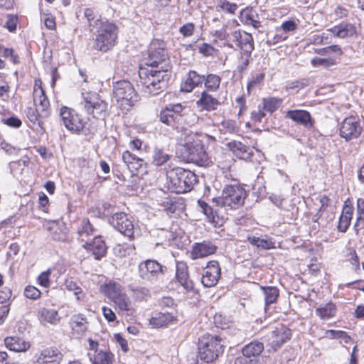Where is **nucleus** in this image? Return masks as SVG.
Wrapping results in <instances>:
<instances>
[{"instance_id": "nucleus-1", "label": "nucleus", "mask_w": 364, "mask_h": 364, "mask_svg": "<svg viewBox=\"0 0 364 364\" xmlns=\"http://www.w3.org/2000/svg\"><path fill=\"white\" fill-rule=\"evenodd\" d=\"M145 65L146 68L141 66L139 70L142 91L148 96L157 95L167 87L171 79V60L163 41H151Z\"/></svg>"}, {"instance_id": "nucleus-2", "label": "nucleus", "mask_w": 364, "mask_h": 364, "mask_svg": "<svg viewBox=\"0 0 364 364\" xmlns=\"http://www.w3.org/2000/svg\"><path fill=\"white\" fill-rule=\"evenodd\" d=\"M96 31L93 33L95 38L92 48L93 50L107 53L115 46L118 36V27L108 21L96 20L94 22Z\"/></svg>"}, {"instance_id": "nucleus-3", "label": "nucleus", "mask_w": 364, "mask_h": 364, "mask_svg": "<svg viewBox=\"0 0 364 364\" xmlns=\"http://www.w3.org/2000/svg\"><path fill=\"white\" fill-rule=\"evenodd\" d=\"M168 188L176 193H185L191 191L197 182V176L190 170L177 167L167 174Z\"/></svg>"}, {"instance_id": "nucleus-4", "label": "nucleus", "mask_w": 364, "mask_h": 364, "mask_svg": "<svg viewBox=\"0 0 364 364\" xmlns=\"http://www.w3.org/2000/svg\"><path fill=\"white\" fill-rule=\"evenodd\" d=\"M224 348V342L220 336L204 335L199 339L198 358L205 363H212L223 353Z\"/></svg>"}, {"instance_id": "nucleus-5", "label": "nucleus", "mask_w": 364, "mask_h": 364, "mask_svg": "<svg viewBox=\"0 0 364 364\" xmlns=\"http://www.w3.org/2000/svg\"><path fill=\"white\" fill-rule=\"evenodd\" d=\"M247 194L245 189L238 183L226 185L220 197L213 198V202L217 206L229 207L230 209H237L244 204Z\"/></svg>"}, {"instance_id": "nucleus-6", "label": "nucleus", "mask_w": 364, "mask_h": 364, "mask_svg": "<svg viewBox=\"0 0 364 364\" xmlns=\"http://www.w3.org/2000/svg\"><path fill=\"white\" fill-rule=\"evenodd\" d=\"M112 92L113 97L117 102L126 109L132 107L139 98L133 85L128 80H122L114 82Z\"/></svg>"}, {"instance_id": "nucleus-7", "label": "nucleus", "mask_w": 364, "mask_h": 364, "mask_svg": "<svg viewBox=\"0 0 364 364\" xmlns=\"http://www.w3.org/2000/svg\"><path fill=\"white\" fill-rule=\"evenodd\" d=\"M182 154L188 161L199 166H208L211 163L204 144L198 139L186 141L183 146Z\"/></svg>"}, {"instance_id": "nucleus-8", "label": "nucleus", "mask_w": 364, "mask_h": 364, "mask_svg": "<svg viewBox=\"0 0 364 364\" xmlns=\"http://www.w3.org/2000/svg\"><path fill=\"white\" fill-rule=\"evenodd\" d=\"M166 266L156 259H148L141 262L138 265L139 277L144 281L151 284L156 283L167 272Z\"/></svg>"}, {"instance_id": "nucleus-9", "label": "nucleus", "mask_w": 364, "mask_h": 364, "mask_svg": "<svg viewBox=\"0 0 364 364\" xmlns=\"http://www.w3.org/2000/svg\"><path fill=\"white\" fill-rule=\"evenodd\" d=\"M339 134L346 141L361 137V141H364V126L360 119L355 116L346 117L339 124Z\"/></svg>"}, {"instance_id": "nucleus-10", "label": "nucleus", "mask_w": 364, "mask_h": 364, "mask_svg": "<svg viewBox=\"0 0 364 364\" xmlns=\"http://www.w3.org/2000/svg\"><path fill=\"white\" fill-rule=\"evenodd\" d=\"M185 109L186 107L181 103H170L161 109L158 117L161 123L173 129H178L183 121Z\"/></svg>"}, {"instance_id": "nucleus-11", "label": "nucleus", "mask_w": 364, "mask_h": 364, "mask_svg": "<svg viewBox=\"0 0 364 364\" xmlns=\"http://www.w3.org/2000/svg\"><path fill=\"white\" fill-rule=\"evenodd\" d=\"M109 223L129 240L134 239L136 225L132 218L124 212H119L112 214L108 218Z\"/></svg>"}, {"instance_id": "nucleus-12", "label": "nucleus", "mask_w": 364, "mask_h": 364, "mask_svg": "<svg viewBox=\"0 0 364 364\" xmlns=\"http://www.w3.org/2000/svg\"><path fill=\"white\" fill-rule=\"evenodd\" d=\"M102 291L112 300L121 311H128L130 301L122 291L121 285L116 282H109L102 286Z\"/></svg>"}, {"instance_id": "nucleus-13", "label": "nucleus", "mask_w": 364, "mask_h": 364, "mask_svg": "<svg viewBox=\"0 0 364 364\" xmlns=\"http://www.w3.org/2000/svg\"><path fill=\"white\" fill-rule=\"evenodd\" d=\"M60 117L64 126L70 132L78 134L83 129L82 119L74 109L63 106L60 109Z\"/></svg>"}, {"instance_id": "nucleus-14", "label": "nucleus", "mask_w": 364, "mask_h": 364, "mask_svg": "<svg viewBox=\"0 0 364 364\" xmlns=\"http://www.w3.org/2000/svg\"><path fill=\"white\" fill-rule=\"evenodd\" d=\"M84 109L89 114H92L95 118L102 117L107 116V103L100 100L98 95L95 93L87 94L84 97Z\"/></svg>"}, {"instance_id": "nucleus-15", "label": "nucleus", "mask_w": 364, "mask_h": 364, "mask_svg": "<svg viewBox=\"0 0 364 364\" xmlns=\"http://www.w3.org/2000/svg\"><path fill=\"white\" fill-rule=\"evenodd\" d=\"M291 337V333L289 328L284 326L277 327L266 336L268 342L267 346H270L267 351L269 353L276 352L284 343L290 340Z\"/></svg>"}, {"instance_id": "nucleus-16", "label": "nucleus", "mask_w": 364, "mask_h": 364, "mask_svg": "<svg viewBox=\"0 0 364 364\" xmlns=\"http://www.w3.org/2000/svg\"><path fill=\"white\" fill-rule=\"evenodd\" d=\"M233 41L244 55H252L255 49L254 39L252 34L241 30H237L232 33Z\"/></svg>"}, {"instance_id": "nucleus-17", "label": "nucleus", "mask_w": 364, "mask_h": 364, "mask_svg": "<svg viewBox=\"0 0 364 364\" xmlns=\"http://www.w3.org/2000/svg\"><path fill=\"white\" fill-rule=\"evenodd\" d=\"M220 276L221 269L218 262L210 261L204 269L201 282L205 287H212L217 284Z\"/></svg>"}, {"instance_id": "nucleus-18", "label": "nucleus", "mask_w": 364, "mask_h": 364, "mask_svg": "<svg viewBox=\"0 0 364 364\" xmlns=\"http://www.w3.org/2000/svg\"><path fill=\"white\" fill-rule=\"evenodd\" d=\"M218 247L210 240H203L201 242H195L190 252L191 257L197 259L215 254Z\"/></svg>"}, {"instance_id": "nucleus-19", "label": "nucleus", "mask_w": 364, "mask_h": 364, "mask_svg": "<svg viewBox=\"0 0 364 364\" xmlns=\"http://www.w3.org/2000/svg\"><path fill=\"white\" fill-rule=\"evenodd\" d=\"M227 146L238 159L246 161H252L254 154L252 148L237 141H231L227 144Z\"/></svg>"}, {"instance_id": "nucleus-20", "label": "nucleus", "mask_w": 364, "mask_h": 364, "mask_svg": "<svg viewBox=\"0 0 364 364\" xmlns=\"http://www.w3.org/2000/svg\"><path fill=\"white\" fill-rule=\"evenodd\" d=\"M286 117L291 119L294 122L304 126L306 128L314 127V121L309 112L304 109L289 110Z\"/></svg>"}, {"instance_id": "nucleus-21", "label": "nucleus", "mask_w": 364, "mask_h": 364, "mask_svg": "<svg viewBox=\"0 0 364 364\" xmlns=\"http://www.w3.org/2000/svg\"><path fill=\"white\" fill-rule=\"evenodd\" d=\"M176 269V277L178 283L187 292L192 291L194 284L189 278L187 265L183 262H177Z\"/></svg>"}, {"instance_id": "nucleus-22", "label": "nucleus", "mask_w": 364, "mask_h": 364, "mask_svg": "<svg viewBox=\"0 0 364 364\" xmlns=\"http://www.w3.org/2000/svg\"><path fill=\"white\" fill-rule=\"evenodd\" d=\"M82 247L91 252L95 259H100L107 253V246L100 236L95 237L92 242H86Z\"/></svg>"}, {"instance_id": "nucleus-23", "label": "nucleus", "mask_w": 364, "mask_h": 364, "mask_svg": "<svg viewBox=\"0 0 364 364\" xmlns=\"http://www.w3.org/2000/svg\"><path fill=\"white\" fill-rule=\"evenodd\" d=\"M353 211V205L348 200H346L343 207L342 213L339 218L338 225L337 227L339 232H346L347 231L351 223Z\"/></svg>"}, {"instance_id": "nucleus-24", "label": "nucleus", "mask_w": 364, "mask_h": 364, "mask_svg": "<svg viewBox=\"0 0 364 364\" xmlns=\"http://www.w3.org/2000/svg\"><path fill=\"white\" fill-rule=\"evenodd\" d=\"M122 160L128 169L134 175V172L141 168H146V163L141 158L136 156L129 151H125L122 154Z\"/></svg>"}, {"instance_id": "nucleus-25", "label": "nucleus", "mask_w": 364, "mask_h": 364, "mask_svg": "<svg viewBox=\"0 0 364 364\" xmlns=\"http://www.w3.org/2000/svg\"><path fill=\"white\" fill-rule=\"evenodd\" d=\"M63 354L58 350L51 348H46L37 358L38 364H60Z\"/></svg>"}, {"instance_id": "nucleus-26", "label": "nucleus", "mask_w": 364, "mask_h": 364, "mask_svg": "<svg viewBox=\"0 0 364 364\" xmlns=\"http://www.w3.org/2000/svg\"><path fill=\"white\" fill-rule=\"evenodd\" d=\"M196 104L201 110L210 112L216 110L220 102L217 98L211 95L208 91L203 90Z\"/></svg>"}, {"instance_id": "nucleus-27", "label": "nucleus", "mask_w": 364, "mask_h": 364, "mask_svg": "<svg viewBox=\"0 0 364 364\" xmlns=\"http://www.w3.org/2000/svg\"><path fill=\"white\" fill-rule=\"evenodd\" d=\"M335 36L341 38L357 36V29L354 24L343 21L329 30Z\"/></svg>"}, {"instance_id": "nucleus-28", "label": "nucleus", "mask_w": 364, "mask_h": 364, "mask_svg": "<svg viewBox=\"0 0 364 364\" xmlns=\"http://www.w3.org/2000/svg\"><path fill=\"white\" fill-rule=\"evenodd\" d=\"M172 157L168 149L156 145L152 151V164L156 166H161L166 164Z\"/></svg>"}, {"instance_id": "nucleus-29", "label": "nucleus", "mask_w": 364, "mask_h": 364, "mask_svg": "<svg viewBox=\"0 0 364 364\" xmlns=\"http://www.w3.org/2000/svg\"><path fill=\"white\" fill-rule=\"evenodd\" d=\"M204 81V75L197 73L195 70H190L185 82L181 85V90L190 92L196 87L201 85Z\"/></svg>"}, {"instance_id": "nucleus-30", "label": "nucleus", "mask_w": 364, "mask_h": 364, "mask_svg": "<svg viewBox=\"0 0 364 364\" xmlns=\"http://www.w3.org/2000/svg\"><path fill=\"white\" fill-rule=\"evenodd\" d=\"M256 18H257V13L250 6L243 9L239 15V19L243 24L251 25L255 28H258L261 23Z\"/></svg>"}, {"instance_id": "nucleus-31", "label": "nucleus", "mask_w": 364, "mask_h": 364, "mask_svg": "<svg viewBox=\"0 0 364 364\" xmlns=\"http://www.w3.org/2000/svg\"><path fill=\"white\" fill-rule=\"evenodd\" d=\"M33 101L36 108L41 111V116L48 117L50 115V103L43 89H41L38 95L37 92L34 95Z\"/></svg>"}, {"instance_id": "nucleus-32", "label": "nucleus", "mask_w": 364, "mask_h": 364, "mask_svg": "<svg viewBox=\"0 0 364 364\" xmlns=\"http://www.w3.org/2000/svg\"><path fill=\"white\" fill-rule=\"evenodd\" d=\"M6 347L10 350L15 352H23L30 348V343L22 340L19 337H6L4 340Z\"/></svg>"}, {"instance_id": "nucleus-33", "label": "nucleus", "mask_w": 364, "mask_h": 364, "mask_svg": "<svg viewBox=\"0 0 364 364\" xmlns=\"http://www.w3.org/2000/svg\"><path fill=\"white\" fill-rule=\"evenodd\" d=\"M263 350L264 343L258 340H254L242 348V353L245 358H251L252 357L259 356Z\"/></svg>"}, {"instance_id": "nucleus-34", "label": "nucleus", "mask_w": 364, "mask_h": 364, "mask_svg": "<svg viewBox=\"0 0 364 364\" xmlns=\"http://www.w3.org/2000/svg\"><path fill=\"white\" fill-rule=\"evenodd\" d=\"M173 318L174 315L172 312H159L155 316L151 317L149 323L155 328H161L166 326Z\"/></svg>"}, {"instance_id": "nucleus-35", "label": "nucleus", "mask_w": 364, "mask_h": 364, "mask_svg": "<svg viewBox=\"0 0 364 364\" xmlns=\"http://www.w3.org/2000/svg\"><path fill=\"white\" fill-rule=\"evenodd\" d=\"M337 309L333 302L330 301L324 305H321L318 307L315 312L321 319L328 320L335 316Z\"/></svg>"}, {"instance_id": "nucleus-36", "label": "nucleus", "mask_w": 364, "mask_h": 364, "mask_svg": "<svg viewBox=\"0 0 364 364\" xmlns=\"http://www.w3.org/2000/svg\"><path fill=\"white\" fill-rule=\"evenodd\" d=\"M95 232L96 229L90 223L88 218H84L80 220L77 228V234L82 241H84L89 236L93 235Z\"/></svg>"}, {"instance_id": "nucleus-37", "label": "nucleus", "mask_w": 364, "mask_h": 364, "mask_svg": "<svg viewBox=\"0 0 364 364\" xmlns=\"http://www.w3.org/2000/svg\"><path fill=\"white\" fill-rule=\"evenodd\" d=\"M261 289L264 296L265 308L277 301L279 295V291L277 287L272 286H262Z\"/></svg>"}, {"instance_id": "nucleus-38", "label": "nucleus", "mask_w": 364, "mask_h": 364, "mask_svg": "<svg viewBox=\"0 0 364 364\" xmlns=\"http://www.w3.org/2000/svg\"><path fill=\"white\" fill-rule=\"evenodd\" d=\"M70 324L73 330L78 335L82 334L87 328V319L82 314L73 316Z\"/></svg>"}, {"instance_id": "nucleus-39", "label": "nucleus", "mask_w": 364, "mask_h": 364, "mask_svg": "<svg viewBox=\"0 0 364 364\" xmlns=\"http://www.w3.org/2000/svg\"><path fill=\"white\" fill-rule=\"evenodd\" d=\"M282 103V99L274 97H269L262 99V109H265L267 113L272 114L274 112Z\"/></svg>"}, {"instance_id": "nucleus-40", "label": "nucleus", "mask_w": 364, "mask_h": 364, "mask_svg": "<svg viewBox=\"0 0 364 364\" xmlns=\"http://www.w3.org/2000/svg\"><path fill=\"white\" fill-rule=\"evenodd\" d=\"M221 78L215 74H208L207 76L204 75V85L208 92H215L220 87Z\"/></svg>"}, {"instance_id": "nucleus-41", "label": "nucleus", "mask_w": 364, "mask_h": 364, "mask_svg": "<svg viewBox=\"0 0 364 364\" xmlns=\"http://www.w3.org/2000/svg\"><path fill=\"white\" fill-rule=\"evenodd\" d=\"M25 112L27 118L33 125H38L42 129H43V123L41 119L44 117L41 116V112L36 107V109L32 107H27Z\"/></svg>"}, {"instance_id": "nucleus-42", "label": "nucleus", "mask_w": 364, "mask_h": 364, "mask_svg": "<svg viewBox=\"0 0 364 364\" xmlns=\"http://www.w3.org/2000/svg\"><path fill=\"white\" fill-rule=\"evenodd\" d=\"M112 358L113 354L109 351L100 350L90 359L92 364H112Z\"/></svg>"}, {"instance_id": "nucleus-43", "label": "nucleus", "mask_w": 364, "mask_h": 364, "mask_svg": "<svg viewBox=\"0 0 364 364\" xmlns=\"http://www.w3.org/2000/svg\"><path fill=\"white\" fill-rule=\"evenodd\" d=\"M38 315L41 320L52 324H55L59 321L58 314L54 309L42 308L38 310Z\"/></svg>"}, {"instance_id": "nucleus-44", "label": "nucleus", "mask_w": 364, "mask_h": 364, "mask_svg": "<svg viewBox=\"0 0 364 364\" xmlns=\"http://www.w3.org/2000/svg\"><path fill=\"white\" fill-rule=\"evenodd\" d=\"M249 242L262 250H269L274 247V242L270 240L260 238L259 237H248Z\"/></svg>"}, {"instance_id": "nucleus-45", "label": "nucleus", "mask_w": 364, "mask_h": 364, "mask_svg": "<svg viewBox=\"0 0 364 364\" xmlns=\"http://www.w3.org/2000/svg\"><path fill=\"white\" fill-rule=\"evenodd\" d=\"M64 286L68 291L73 292L77 300L83 299L84 294L82 293V289L75 282L70 279H66L65 281Z\"/></svg>"}, {"instance_id": "nucleus-46", "label": "nucleus", "mask_w": 364, "mask_h": 364, "mask_svg": "<svg viewBox=\"0 0 364 364\" xmlns=\"http://www.w3.org/2000/svg\"><path fill=\"white\" fill-rule=\"evenodd\" d=\"M198 205L200 208V210L203 213L204 215L207 216L209 222L211 223H215V212L213 210V208L210 206L206 202L203 200H198Z\"/></svg>"}, {"instance_id": "nucleus-47", "label": "nucleus", "mask_w": 364, "mask_h": 364, "mask_svg": "<svg viewBox=\"0 0 364 364\" xmlns=\"http://www.w3.org/2000/svg\"><path fill=\"white\" fill-rule=\"evenodd\" d=\"M161 206L168 214L174 213L180 209L181 204L173 198H166L161 203Z\"/></svg>"}, {"instance_id": "nucleus-48", "label": "nucleus", "mask_w": 364, "mask_h": 364, "mask_svg": "<svg viewBox=\"0 0 364 364\" xmlns=\"http://www.w3.org/2000/svg\"><path fill=\"white\" fill-rule=\"evenodd\" d=\"M314 53L321 55H326L331 53H338L340 55L343 54L341 47L338 45H331L322 48H316L314 49Z\"/></svg>"}, {"instance_id": "nucleus-49", "label": "nucleus", "mask_w": 364, "mask_h": 364, "mask_svg": "<svg viewBox=\"0 0 364 364\" xmlns=\"http://www.w3.org/2000/svg\"><path fill=\"white\" fill-rule=\"evenodd\" d=\"M311 63L313 67L328 68L336 64L335 60L332 58H321L315 57L311 59Z\"/></svg>"}, {"instance_id": "nucleus-50", "label": "nucleus", "mask_w": 364, "mask_h": 364, "mask_svg": "<svg viewBox=\"0 0 364 364\" xmlns=\"http://www.w3.org/2000/svg\"><path fill=\"white\" fill-rule=\"evenodd\" d=\"M51 237L55 241L65 242L68 239L67 233L61 228L55 226L51 229Z\"/></svg>"}, {"instance_id": "nucleus-51", "label": "nucleus", "mask_w": 364, "mask_h": 364, "mask_svg": "<svg viewBox=\"0 0 364 364\" xmlns=\"http://www.w3.org/2000/svg\"><path fill=\"white\" fill-rule=\"evenodd\" d=\"M308 85V80L303 79L301 80H295L289 82L286 85L287 90H293L296 93L298 92L301 89L304 88Z\"/></svg>"}, {"instance_id": "nucleus-52", "label": "nucleus", "mask_w": 364, "mask_h": 364, "mask_svg": "<svg viewBox=\"0 0 364 364\" xmlns=\"http://www.w3.org/2000/svg\"><path fill=\"white\" fill-rule=\"evenodd\" d=\"M218 6L223 11L232 14H235L238 8L235 3L230 2L228 0H220Z\"/></svg>"}, {"instance_id": "nucleus-53", "label": "nucleus", "mask_w": 364, "mask_h": 364, "mask_svg": "<svg viewBox=\"0 0 364 364\" xmlns=\"http://www.w3.org/2000/svg\"><path fill=\"white\" fill-rule=\"evenodd\" d=\"M41 292L33 286H27L24 289V296L30 299H37L41 296Z\"/></svg>"}, {"instance_id": "nucleus-54", "label": "nucleus", "mask_w": 364, "mask_h": 364, "mask_svg": "<svg viewBox=\"0 0 364 364\" xmlns=\"http://www.w3.org/2000/svg\"><path fill=\"white\" fill-rule=\"evenodd\" d=\"M221 127L227 133L233 134L238 131V127L236 124V122L233 120L227 119L223 121L221 123Z\"/></svg>"}, {"instance_id": "nucleus-55", "label": "nucleus", "mask_w": 364, "mask_h": 364, "mask_svg": "<svg viewBox=\"0 0 364 364\" xmlns=\"http://www.w3.org/2000/svg\"><path fill=\"white\" fill-rule=\"evenodd\" d=\"M241 56L240 58L239 63L237 66V70L242 73H243L247 68L250 64L251 55H244L243 53H241Z\"/></svg>"}, {"instance_id": "nucleus-56", "label": "nucleus", "mask_w": 364, "mask_h": 364, "mask_svg": "<svg viewBox=\"0 0 364 364\" xmlns=\"http://www.w3.org/2000/svg\"><path fill=\"white\" fill-rule=\"evenodd\" d=\"M1 121L4 124L12 128L17 129L22 125L21 120L14 115L11 116L8 118H4L1 119Z\"/></svg>"}, {"instance_id": "nucleus-57", "label": "nucleus", "mask_w": 364, "mask_h": 364, "mask_svg": "<svg viewBox=\"0 0 364 364\" xmlns=\"http://www.w3.org/2000/svg\"><path fill=\"white\" fill-rule=\"evenodd\" d=\"M112 205L109 203L105 202L102 204L101 207L98 208V216L101 218H105L111 216L112 214Z\"/></svg>"}, {"instance_id": "nucleus-58", "label": "nucleus", "mask_w": 364, "mask_h": 364, "mask_svg": "<svg viewBox=\"0 0 364 364\" xmlns=\"http://www.w3.org/2000/svg\"><path fill=\"white\" fill-rule=\"evenodd\" d=\"M264 73H261L256 74L255 75L252 76V80L249 81L247 86V92L250 93V90L255 87L256 85L260 84L264 79Z\"/></svg>"}, {"instance_id": "nucleus-59", "label": "nucleus", "mask_w": 364, "mask_h": 364, "mask_svg": "<svg viewBox=\"0 0 364 364\" xmlns=\"http://www.w3.org/2000/svg\"><path fill=\"white\" fill-rule=\"evenodd\" d=\"M329 333L333 338L343 339L346 343H350L351 340L348 333L343 331L330 330Z\"/></svg>"}, {"instance_id": "nucleus-60", "label": "nucleus", "mask_w": 364, "mask_h": 364, "mask_svg": "<svg viewBox=\"0 0 364 364\" xmlns=\"http://www.w3.org/2000/svg\"><path fill=\"white\" fill-rule=\"evenodd\" d=\"M194 31V24L193 23H187L182 26L180 29L179 32L184 36V37H189L193 35Z\"/></svg>"}, {"instance_id": "nucleus-61", "label": "nucleus", "mask_w": 364, "mask_h": 364, "mask_svg": "<svg viewBox=\"0 0 364 364\" xmlns=\"http://www.w3.org/2000/svg\"><path fill=\"white\" fill-rule=\"evenodd\" d=\"M17 21H18L17 17L12 16V15H9L7 21L5 23V27L10 32H14L16 29Z\"/></svg>"}, {"instance_id": "nucleus-62", "label": "nucleus", "mask_w": 364, "mask_h": 364, "mask_svg": "<svg viewBox=\"0 0 364 364\" xmlns=\"http://www.w3.org/2000/svg\"><path fill=\"white\" fill-rule=\"evenodd\" d=\"M50 272L49 270L42 272L38 277V284L44 287H48L50 284Z\"/></svg>"}, {"instance_id": "nucleus-63", "label": "nucleus", "mask_w": 364, "mask_h": 364, "mask_svg": "<svg viewBox=\"0 0 364 364\" xmlns=\"http://www.w3.org/2000/svg\"><path fill=\"white\" fill-rule=\"evenodd\" d=\"M102 310L103 315L107 321L112 322L116 320L117 317L115 313L111 309L103 306Z\"/></svg>"}, {"instance_id": "nucleus-64", "label": "nucleus", "mask_w": 364, "mask_h": 364, "mask_svg": "<svg viewBox=\"0 0 364 364\" xmlns=\"http://www.w3.org/2000/svg\"><path fill=\"white\" fill-rule=\"evenodd\" d=\"M356 218L358 220L364 219V199L358 198L357 200Z\"/></svg>"}]
</instances>
